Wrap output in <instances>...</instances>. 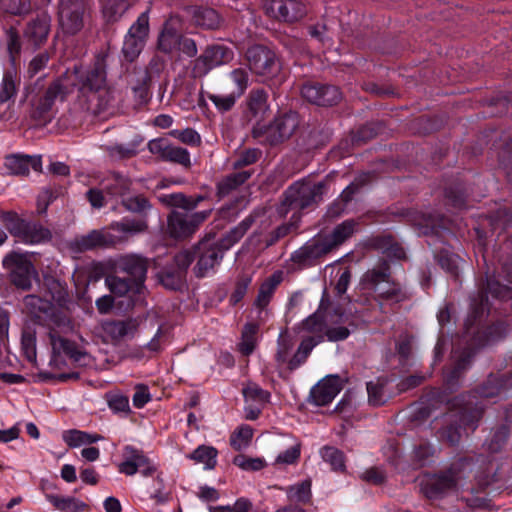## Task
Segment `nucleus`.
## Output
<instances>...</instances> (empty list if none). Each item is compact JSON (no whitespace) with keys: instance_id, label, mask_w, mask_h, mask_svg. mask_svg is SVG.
I'll use <instances>...</instances> for the list:
<instances>
[{"instance_id":"nucleus-1","label":"nucleus","mask_w":512,"mask_h":512,"mask_svg":"<svg viewBox=\"0 0 512 512\" xmlns=\"http://www.w3.org/2000/svg\"><path fill=\"white\" fill-rule=\"evenodd\" d=\"M502 249L511 254L502 264V274L512 284V234ZM509 321H512V287L486 273L478 283V291L471 296L464 335L476 345L485 346L505 337Z\"/></svg>"},{"instance_id":"nucleus-2","label":"nucleus","mask_w":512,"mask_h":512,"mask_svg":"<svg viewBox=\"0 0 512 512\" xmlns=\"http://www.w3.org/2000/svg\"><path fill=\"white\" fill-rule=\"evenodd\" d=\"M25 309L35 318L51 319L52 326L49 332L50 344L52 347L51 363L58 366L62 358H68L73 362L81 363L87 357L78 345L71 341L69 335L74 332L72 321L66 316L55 315L53 304L47 299L38 295L30 294L24 297Z\"/></svg>"},{"instance_id":"nucleus-3","label":"nucleus","mask_w":512,"mask_h":512,"mask_svg":"<svg viewBox=\"0 0 512 512\" xmlns=\"http://www.w3.org/2000/svg\"><path fill=\"white\" fill-rule=\"evenodd\" d=\"M363 287L374 294V299L383 313L393 311L398 305L409 301L412 292L405 283L392 277L390 261L380 259L377 264L368 269L362 276Z\"/></svg>"},{"instance_id":"nucleus-4","label":"nucleus","mask_w":512,"mask_h":512,"mask_svg":"<svg viewBox=\"0 0 512 512\" xmlns=\"http://www.w3.org/2000/svg\"><path fill=\"white\" fill-rule=\"evenodd\" d=\"M474 356L475 351L470 348H465L460 353L451 369L444 372L443 389L431 388L422 395L420 406L413 412V420L425 421L440 406L445 405L446 408L449 406L453 399L450 395L460 387L461 379L464 373L471 367Z\"/></svg>"},{"instance_id":"nucleus-5","label":"nucleus","mask_w":512,"mask_h":512,"mask_svg":"<svg viewBox=\"0 0 512 512\" xmlns=\"http://www.w3.org/2000/svg\"><path fill=\"white\" fill-rule=\"evenodd\" d=\"M420 233L427 237V244L432 249L438 265L450 276L459 275V257L448 248L454 239L452 222L445 216L424 215L420 223Z\"/></svg>"},{"instance_id":"nucleus-6","label":"nucleus","mask_w":512,"mask_h":512,"mask_svg":"<svg viewBox=\"0 0 512 512\" xmlns=\"http://www.w3.org/2000/svg\"><path fill=\"white\" fill-rule=\"evenodd\" d=\"M358 227L357 220L347 219L336 225L331 233L307 241L291 254L290 260L300 269L313 267L351 238Z\"/></svg>"},{"instance_id":"nucleus-7","label":"nucleus","mask_w":512,"mask_h":512,"mask_svg":"<svg viewBox=\"0 0 512 512\" xmlns=\"http://www.w3.org/2000/svg\"><path fill=\"white\" fill-rule=\"evenodd\" d=\"M80 93L86 98L88 109L94 113L104 111L110 104L112 92L106 84V70L103 58H97L94 65L87 68H74Z\"/></svg>"},{"instance_id":"nucleus-8","label":"nucleus","mask_w":512,"mask_h":512,"mask_svg":"<svg viewBox=\"0 0 512 512\" xmlns=\"http://www.w3.org/2000/svg\"><path fill=\"white\" fill-rule=\"evenodd\" d=\"M147 229L144 219L125 217L113 222L109 227L93 230L78 240L80 250H91L96 247L114 246L128 240L129 237L142 233Z\"/></svg>"},{"instance_id":"nucleus-9","label":"nucleus","mask_w":512,"mask_h":512,"mask_svg":"<svg viewBox=\"0 0 512 512\" xmlns=\"http://www.w3.org/2000/svg\"><path fill=\"white\" fill-rule=\"evenodd\" d=\"M160 200L174 206L168 218V234L174 239H182L192 233V200L181 193L162 195Z\"/></svg>"},{"instance_id":"nucleus-10","label":"nucleus","mask_w":512,"mask_h":512,"mask_svg":"<svg viewBox=\"0 0 512 512\" xmlns=\"http://www.w3.org/2000/svg\"><path fill=\"white\" fill-rule=\"evenodd\" d=\"M245 59L249 70L263 82L277 77L282 69L277 53L263 44L249 46L245 52Z\"/></svg>"},{"instance_id":"nucleus-11","label":"nucleus","mask_w":512,"mask_h":512,"mask_svg":"<svg viewBox=\"0 0 512 512\" xmlns=\"http://www.w3.org/2000/svg\"><path fill=\"white\" fill-rule=\"evenodd\" d=\"M215 236L216 232L212 228L196 245L194 244V260L197 258L194 275L198 278L214 274L215 267L223 259L225 250L214 241Z\"/></svg>"},{"instance_id":"nucleus-12","label":"nucleus","mask_w":512,"mask_h":512,"mask_svg":"<svg viewBox=\"0 0 512 512\" xmlns=\"http://www.w3.org/2000/svg\"><path fill=\"white\" fill-rule=\"evenodd\" d=\"M327 185L324 181L295 182L284 193L283 205L288 210L304 211L316 207L321 201Z\"/></svg>"},{"instance_id":"nucleus-13","label":"nucleus","mask_w":512,"mask_h":512,"mask_svg":"<svg viewBox=\"0 0 512 512\" xmlns=\"http://www.w3.org/2000/svg\"><path fill=\"white\" fill-rule=\"evenodd\" d=\"M299 126L297 113L290 112L277 116L269 125L254 128V137H263L271 146L288 140Z\"/></svg>"},{"instance_id":"nucleus-14","label":"nucleus","mask_w":512,"mask_h":512,"mask_svg":"<svg viewBox=\"0 0 512 512\" xmlns=\"http://www.w3.org/2000/svg\"><path fill=\"white\" fill-rule=\"evenodd\" d=\"M3 221L10 233L23 243L39 244L50 238L49 230L40 224L20 219L16 213H5Z\"/></svg>"},{"instance_id":"nucleus-15","label":"nucleus","mask_w":512,"mask_h":512,"mask_svg":"<svg viewBox=\"0 0 512 512\" xmlns=\"http://www.w3.org/2000/svg\"><path fill=\"white\" fill-rule=\"evenodd\" d=\"M3 266L10 271L12 283L23 290L32 286V280L38 276L27 253L12 252L3 259Z\"/></svg>"},{"instance_id":"nucleus-16","label":"nucleus","mask_w":512,"mask_h":512,"mask_svg":"<svg viewBox=\"0 0 512 512\" xmlns=\"http://www.w3.org/2000/svg\"><path fill=\"white\" fill-rule=\"evenodd\" d=\"M149 11L147 9L139 15L124 38L122 52L127 61H134L145 45L149 32Z\"/></svg>"},{"instance_id":"nucleus-17","label":"nucleus","mask_w":512,"mask_h":512,"mask_svg":"<svg viewBox=\"0 0 512 512\" xmlns=\"http://www.w3.org/2000/svg\"><path fill=\"white\" fill-rule=\"evenodd\" d=\"M234 58V51L224 44L208 45L194 60V78L206 75L215 67L228 64Z\"/></svg>"},{"instance_id":"nucleus-18","label":"nucleus","mask_w":512,"mask_h":512,"mask_svg":"<svg viewBox=\"0 0 512 512\" xmlns=\"http://www.w3.org/2000/svg\"><path fill=\"white\" fill-rule=\"evenodd\" d=\"M266 14L279 22L293 24L307 15V6L301 0H271L265 4Z\"/></svg>"},{"instance_id":"nucleus-19","label":"nucleus","mask_w":512,"mask_h":512,"mask_svg":"<svg viewBox=\"0 0 512 512\" xmlns=\"http://www.w3.org/2000/svg\"><path fill=\"white\" fill-rule=\"evenodd\" d=\"M301 95L308 102L322 107L337 105L342 99V92L337 86L320 82L303 84Z\"/></svg>"},{"instance_id":"nucleus-20","label":"nucleus","mask_w":512,"mask_h":512,"mask_svg":"<svg viewBox=\"0 0 512 512\" xmlns=\"http://www.w3.org/2000/svg\"><path fill=\"white\" fill-rule=\"evenodd\" d=\"M444 198L445 204L455 209L466 208L471 201L476 200L472 188L461 174L453 176L445 182Z\"/></svg>"},{"instance_id":"nucleus-21","label":"nucleus","mask_w":512,"mask_h":512,"mask_svg":"<svg viewBox=\"0 0 512 512\" xmlns=\"http://www.w3.org/2000/svg\"><path fill=\"white\" fill-rule=\"evenodd\" d=\"M83 0H61L59 6V27L67 35L78 33L83 27Z\"/></svg>"},{"instance_id":"nucleus-22","label":"nucleus","mask_w":512,"mask_h":512,"mask_svg":"<svg viewBox=\"0 0 512 512\" xmlns=\"http://www.w3.org/2000/svg\"><path fill=\"white\" fill-rule=\"evenodd\" d=\"M70 92V86L65 79L58 78L47 89L45 94L33 103L31 117L38 121H46L50 118V111L57 98H63Z\"/></svg>"},{"instance_id":"nucleus-23","label":"nucleus","mask_w":512,"mask_h":512,"mask_svg":"<svg viewBox=\"0 0 512 512\" xmlns=\"http://www.w3.org/2000/svg\"><path fill=\"white\" fill-rule=\"evenodd\" d=\"M124 460L119 464V471L127 476L139 472L143 477H154L155 465L150 462L141 451L132 446H125L123 449Z\"/></svg>"},{"instance_id":"nucleus-24","label":"nucleus","mask_w":512,"mask_h":512,"mask_svg":"<svg viewBox=\"0 0 512 512\" xmlns=\"http://www.w3.org/2000/svg\"><path fill=\"white\" fill-rule=\"evenodd\" d=\"M395 375L380 376L375 381L366 383L368 403L374 407L384 405L388 400L395 397L397 392L394 388Z\"/></svg>"},{"instance_id":"nucleus-25","label":"nucleus","mask_w":512,"mask_h":512,"mask_svg":"<svg viewBox=\"0 0 512 512\" xmlns=\"http://www.w3.org/2000/svg\"><path fill=\"white\" fill-rule=\"evenodd\" d=\"M342 390L339 376L331 375L312 387L310 391V402L316 406H327Z\"/></svg>"},{"instance_id":"nucleus-26","label":"nucleus","mask_w":512,"mask_h":512,"mask_svg":"<svg viewBox=\"0 0 512 512\" xmlns=\"http://www.w3.org/2000/svg\"><path fill=\"white\" fill-rule=\"evenodd\" d=\"M182 34L179 29V20L170 18L164 24L163 30L158 39L160 50L169 53L174 50H185V44L182 43Z\"/></svg>"},{"instance_id":"nucleus-27","label":"nucleus","mask_w":512,"mask_h":512,"mask_svg":"<svg viewBox=\"0 0 512 512\" xmlns=\"http://www.w3.org/2000/svg\"><path fill=\"white\" fill-rule=\"evenodd\" d=\"M106 283L113 294L127 296L133 302L138 301L145 292V287L141 281L109 276L106 278Z\"/></svg>"},{"instance_id":"nucleus-28","label":"nucleus","mask_w":512,"mask_h":512,"mask_svg":"<svg viewBox=\"0 0 512 512\" xmlns=\"http://www.w3.org/2000/svg\"><path fill=\"white\" fill-rule=\"evenodd\" d=\"M44 296L53 304V311L66 309L70 303L67 285L60 280L49 277L44 280Z\"/></svg>"},{"instance_id":"nucleus-29","label":"nucleus","mask_w":512,"mask_h":512,"mask_svg":"<svg viewBox=\"0 0 512 512\" xmlns=\"http://www.w3.org/2000/svg\"><path fill=\"white\" fill-rule=\"evenodd\" d=\"M116 268L133 277L134 281H141L144 285L147 266L145 259L141 256L135 254L122 256L116 261Z\"/></svg>"},{"instance_id":"nucleus-30","label":"nucleus","mask_w":512,"mask_h":512,"mask_svg":"<svg viewBox=\"0 0 512 512\" xmlns=\"http://www.w3.org/2000/svg\"><path fill=\"white\" fill-rule=\"evenodd\" d=\"M21 85V77L15 67L11 65L4 71L0 82V103L14 101Z\"/></svg>"},{"instance_id":"nucleus-31","label":"nucleus","mask_w":512,"mask_h":512,"mask_svg":"<svg viewBox=\"0 0 512 512\" xmlns=\"http://www.w3.org/2000/svg\"><path fill=\"white\" fill-rule=\"evenodd\" d=\"M474 467L473 458L470 456H460L444 470H441L435 480H463L467 477L466 473L471 472Z\"/></svg>"},{"instance_id":"nucleus-32","label":"nucleus","mask_w":512,"mask_h":512,"mask_svg":"<svg viewBox=\"0 0 512 512\" xmlns=\"http://www.w3.org/2000/svg\"><path fill=\"white\" fill-rule=\"evenodd\" d=\"M137 328L138 322L136 319L106 321L102 324L103 332L112 341H119L126 337L133 336Z\"/></svg>"},{"instance_id":"nucleus-33","label":"nucleus","mask_w":512,"mask_h":512,"mask_svg":"<svg viewBox=\"0 0 512 512\" xmlns=\"http://www.w3.org/2000/svg\"><path fill=\"white\" fill-rule=\"evenodd\" d=\"M51 26V18L49 15L43 13L38 15L36 19L31 21L25 32L24 36L34 45L43 43L49 34Z\"/></svg>"},{"instance_id":"nucleus-34","label":"nucleus","mask_w":512,"mask_h":512,"mask_svg":"<svg viewBox=\"0 0 512 512\" xmlns=\"http://www.w3.org/2000/svg\"><path fill=\"white\" fill-rule=\"evenodd\" d=\"M282 280V271H275L271 276L264 280V282L260 285L258 295L254 302L257 308L264 309L268 306Z\"/></svg>"},{"instance_id":"nucleus-35","label":"nucleus","mask_w":512,"mask_h":512,"mask_svg":"<svg viewBox=\"0 0 512 512\" xmlns=\"http://www.w3.org/2000/svg\"><path fill=\"white\" fill-rule=\"evenodd\" d=\"M256 216L249 214L237 226L233 227L221 239L216 241L225 251L229 250L236 243H238L251 226L255 223Z\"/></svg>"},{"instance_id":"nucleus-36","label":"nucleus","mask_w":512,"mask_h":512,"mask_svg":"<svg viewBox=\"0 0 512 512\" xmlns=\"http://www.w3.org/2000/svg\"><path fill=\"white\" fill-rule=\"evenodd\" d=\"M253 173L254 169L235 170L234 172L226 175L217 185L218 193L221 196L230 194L232 191L246 183Z\"/></svg>"},{"instance_id":"nucleus-37","label":"nucleus","mask_w":512,"mask_h":512,"mask_svg":"<svg viewBox=\"0 0 512 512\" xmlns=\"http://www.w3.org/2000/svg\"><path fill=\"white\" fill-rule=\"evenodd\" d=\"M64 442L71 448L91 445L103 440V437L97 433H89L77 429H70L63 433Z\"/></svg>"},{"instance_id":"nucleus-38","label":"nucleus","mask_w":512,"mask_h":512,"mask_svg":"<svg viewBox=\"0 0 512 512\" xmlns=\"http://www.w3.org/2000/svg\"><path fill=\"white\" fill-rule=\"evenodd\" d=\"M375 246L381 249L387 258L396 260H405L406 252L402 245L398 243L392 235L378 236L374 239Z\"/></svg>"},{"instance_id":"nucleus-39","label":"nucleus","mask_w":512,"mask_h":512,"mask_svg":"<svg viewBox=\"0 0 512 512\" xmlns=\"http://www.w3.org/2000/svg\"><path fill=\"white\" fill-rule=\"evenodd\" d=\"M259 331V325L254 322H248L244 325L241 333V341L238 343V351L243 356H250L257 345L256 336Z\"/></svg>"},{"instance_id":"nucleus-40","label":"nucleus","mask_w":512,"mask_h":512,"mask_svg":"<svg viewBox=\"0 0 512 512\" xmlns=\"http://www.w3.org/2000/svg\"><path fill=\"white\" fill-rule=\"evenodd\" d=\"M221 18L218 12L209 7H194V26L214 30L220 26Z\"/></svg>"},{"instance_id":"nucleus-41","label":"nucleus","mask_w":512,"mask_h":512,"mask_svg":"<svg viewBox=\"0 0 512 512\" xmlns=\"http://www.w3.org/2000/svg\"><path fill=\"white\" fill-rule=\"evenodd\" d=\"M487 221L492 233L497 229L505 230L508 226L512 225V205H501L497 210L491 213Z\"/></svg>"},{"instance_id":"nucleus-42","label":"nucleus","mask_w":512,"mask_h":512,"mask_svg":"<svg viewBox=\"0 0 512 512\" xmlns=\"http://www.w3.org/2000/svg\"><path fill=\"white\" fill-rule=\"evenodd\" d=\"M373 175L370 172H364L355 177V179L341 192L338 199L344 203H350L355 194L372 181Z\"/></svg>"},{"instance_id":"nucleus-43","label":"nucleus","mask_w":512,"mask_h":512,"mask_svg":"<svg viewBox=\"0 0 512 512\" xmlns=\"http://www.w3.org/2000/svg\"><path fill=\"white\" fill-rule=\"evenodd\" d=\"M510 436V429L506 424H501L491 432L490 437L486 440L485 445L491 453H497L507 443Z\"/></svg>"},{"instance_id":"nucleus-44","label":"nucleus","mask_w":512,"mask_h":512,"mask_svg":"<svg viewBox=\"0 0 512 512\" xmlns=\"http://www.w3.org/2000/svg\"><path fill=\"white\" fill-rule=\"evenodd\" d=\"M311 482H298L287 488L289 501L293 503L307 504L311 500Z\"/></svg>"},{"instance_id":"nucleus-45","label":"nucleus","mask_w":512,"mask_h":512,"mask_svg":"<svg viewBox=\"0 0 512 512\" xmlns=\"http://www.w3.org/2000/svg\"><path fill=\"white\" fill-rule=\"evenodd\" d=\"M455 482H421L420 491L430 500L443 498Z\"/></svg>"},{"instance_id":"nucleus-46","label":"nucleus","mask_w":512,"mask_h":512,"mask_svg":"<svg viewBox=\"0 0 512 512\" xmlns=\"http://www.w3.org/2000/svg\"><path fill=\"white\" fill-rule=\"evenodd\" d=\"M322 459L329 463L332 470L344 471L345 469V455L344 453L332 446H324L320 450Z\"/></svg>"},{"instance_id":"nucleus-47","label":"nucleus","mask_w":512,"mask_h":512,"mask_svg":"<svg viewBox=\"0 0 512 512\" xmlns=\"http://www.w3.org/2000/svg\"><path fill=\"white\" fill-rule=\"evenodd\" d=\"M46 497L58 510L78 512L86 508V505L83 502H80L73 497H63L52 494H48Z\"/></svg>"},{"instance_id":"nucleus-48","label":"nucleus","mask_w":512,"mask_h":512,"mask_svg":"<svg viewBox=\"0 0 512 512\" xmlns=\"http://www.w3.org/2000/svg\"><path fill=\"white\" fill-rule=\"evenodd\" d=\"M217 455L214 447L201 445L194 450V463H202L203 470L212 469L217 463Z\"/></svg>"},{"instance_id":"nucleus-49","label":"nucleus","mask_w":512,"mask_h":512,"mask_svg":"<svg viewBox=\"0 0 512 512\" xmlns=\"http://www.w3.org/2000/svg\"><path fill=\"white\" fill-rule=\"evenodd\" d=\"M124 0H103L102 13L108 22L117 21L126 11Z\"/></svg>"},{"instance_id":"nucleus-50","label":"nucleus","mask_w":512,"mask_h":512,"mask_svg":"<svg viewBox=\"0 0 512 512\" xmlns=\"http://www.w3.org/2000/svg\"><path fill=\"white\" fill-rule=\"evenodd\" d=\"M4 165L6 169L15 175H25L29 172L28 155H10L5 158Z\"/></svg>"},{"instance_id":"nucleus-51","label":"nucleus","mask_w":512,"mask_h":512,"mask_svg":"<svg viewBox=\"0 0 512 512\" xmlns=\"http://www.w3.org/2000/svg\"><path fill=\"white\" fill-rule=\"evenodd\" d=\"M383 129V125L380 122H369L361 126L354 134L352 141L359 145L365 143L374 137H376Z\"/></svg>"},{"instance_id":"nucleus-52","label":"nucleus","mask_w":512,"mask_h":512,"mask_svg":"<svg viewBox=\"0 0 512 512\" xmlns=\"http://www.w3.org/2000/svg\"><path fill=\"white\" fill-rule=\"evenodd\" d=\"M293 346V337L288 333V331H282L277 339V352L275 354L276 362L279 364L286 363Z\"/></svg>"},{"instance_id":"nucleus-53","label":"nucleus","mask_w":512,"mask_h":512,"mask_svg":"<svg viewBox=\"0 0 512 512\" xmlns=\"http://www.w3.org/2000/svg\"><path fill=\"white\" fill-rule=\"evenodd\" d=\"M253 437V429L249 425H242L230 437V445L237 451L246 448Z\"/></svg>"},{"instance_id":"nucleus-54","label":"nucleus","mask_w":512,"mask_h":512,"mask_svg":"<svg viewBox=\"0 0 512 512\" xmlns=\"http://www.w3.org/2000/svg\"><path fill=\"white\" fill-rule=\"evenodd\" d=\"M228 77L235 86L231 92L236 96L241 97L248 88V72L244 68H236L228 74Z\"/></svg>"},{"instance_id":"nucleus-55","label":"nucleus","mask_w":512,"mask_h":512,"mask_svg":"<svg viewBox=\"0 0 512 512\" xmlns=\"http://www.w3.org/2000/svg\"><path fill=\"white\" fill-rule=\"evenodd\" d=\"M252 282V277L248 274H241L237 277L234 291L232 292L229 303L232 306H236L245 297L248 288Z\"/></svg>"},{"instance_id":"nucleus-56","label":"nucleus","mask_w":512,"mask_h":512,"mask_svg":"<svg viewBox=\"0 0 512 512\" xmlns=\"http://www.w3.org/2000/svg\"><path fill=\"white\" fill-rule=\"evenodd\" d=\"M262 156V151L258 148H248L240 152L237 159L233 162L234 170H242L244 167L255 164Z\"/></svg>"},{"instance_id":"nucleus-57","label":"nucleus","mask_w":512,"mask_h":512,"mask_svg":"<svg viewBox=\"0 0 512 512\" xmlns=\"http://www.w3.org/2000/svg\"><path fill=\"white\" fill-rule=\"evenodd\" d=\"M268 94L264 89H253L249 93L248 107L253 115L264 111L267 107Z\"/></svg>"},{"instance_id":"nucleus-58","label":"nucleus","mask_w":512,"mask_h":512,"mask_svg":"<svg viewBox=\"0 0 512 512\" xmlns=\"http://www.w3.org/2000/svg\"><path fill=\"white\" fill-rule=\"evenodd\" d=\"M242 394L246 401L252 400L261 404L267 403L270 400V393L262 389L254 382L248 383L243 389Z\"/></svg>"},{"instance_id":"nucleus-59","label":"nucleus","mask_w":512,"mask_h":512,"mask_svg":"<svg viewBox=\"0 0 512 512\" xmlns=\"http://www.w3.org/2000/svg\"><path fill=\"white\" fill-rule=\"evenodd\" d=\"M233 463L245 471H260L266 466L264 458H252L243 454L236 455Z\"/></svg>"},{"instance_id":"nucleus-60","label":"nucleus","mask_w":512,"mask_h":512,"mask_svg":"<svg viewBox=\"0 0 512 512\" xmlns=\"http://www.w3.org/2000/svg\"><path fill=\"white\" fill-rule=\"evenodd\" d=\"M434 454V447L428 442H421L414 447L413 462L415 467H423Z\"/></svg>"},{"instance_id":"nucleus-61","label":"nucleus","mask_w":512,"mask_h":512,"mask_svg":"<svg viewBox=\"0 0 512 512\" xmlns=\"http://www.w3.org/2000/svg\"><path fill=\"white\" fill-rule=\"evenodd\" d=\"M301 326L304 331L324 335L326 322L321 314L313 313L302 321Z\"/></svg>"},{"instance_id":"nucleus-62","label":"nucleus","mask_w":512,"mask_h":512,"mask_svg":"<svg viewBox=\"0 0 512 512\" xmlns=\"http://www.w3.org/2000/svg\"><path fill=\"white\" fill-rule=\"evenodd\" d=\"M208 98L213 102L219 112L225 113L234 107L237 99L240 97L230 92L227 95L210 94Z\"/></svg>"},{"instance_id":"nucleus-63","label":"nucleus","mask_w":512,"mask_h":512,"mask_svg":"<svg viewBox=\"0 0 512 512\" xmlns=\"http://www.w3.org/2000/svg\"><path fill=\"white\" fill-rule=\"evenodd\" d=\"M424 380L425 377L421 374L409 375L398 382L395 381L394 388L398 395L420 386Z\"/></svg>"},{"instance_id":"nucleus-64","label":"nucleus","mask_w":512,"mask_h":512,"mask_svg":"<svg viewBox=\"0 0 512 512\" xmlns=\"http://www.w3.org/2000/svg\"><path fill=\"white\" fill-rule=\"evenodd\" d=\"M108 407L114 413H128L130 411L129 399L122 394H111L108 396Z\"/></svg>"}]
</instances>
